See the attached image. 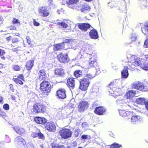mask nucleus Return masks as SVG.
<instances>
[{"instance_id": "9b49d317", "label": "nucleus", "mask_w": 148, "mask_h": 148, "mask_svg": "<svg viewBox=\"0 0 148 148\" xmlns=\"http://www.w3.org/2000/svg\"><path fill=\"white\" fill-rule=\"evenodd\" d=\"M88 107V103L85 101H82L79 103L78 106V110L79 112H83Z\"/></svg>"}, {"instance_id": "f3484780", "label": "nucleus", "mask_w": 148, "mask_h": 148, "mask_svg": "<svg viewBox=\"0 0 148 148\" xmlns=\"http://www.w3.org/2000/svg\"><path fill=\"white\" fill-rule=\"evenodd\" d=\"M57 94V96L60 98L64 99L66 97L65 91L64 89H60L58 90Z\"/></svg>"}, {"instance_id": "f704fd0d", "label": "nucleus", "mask_w": 148, "mask_h": 148, "mask_svg": "<svg viewBox=\"0 0 148 148\" xmlns=\"http://www.w3.org/2000/svg\"><path fill=\"white\" fill-rule=\"evenodd\" d=\"M74 75L75 77H78L82 76V72L80 71H77L74 73Z\"/></svg>"}, {"instance_id": "20e7f679", "label": "nucleus", "mask_w": 148, "mask_h": 148, "mask_svg": "<svg viewBox=\"0 0 148 148\" xmlns=\"http://www.w3.org/2000/svg\"><path fill=\"white\" fill-rule=\"evenodd\" d=\"M90 83L89 81L88 78L84 77L82 79L80 82V88L82 90H86L89 86Z\"/></svg>"}, {"instance_id": "4be33fe9", "label": "nucleus", "mask_w": 148, "mask_h": 148, "mask_svg": "<svg viewBox=\"0 0 148 148\" xmlns=\"http://www.w3.org/2000/svg\"><path fill=\"white\" fill-rule=\"evenodd\" d=\"M31 136L34 138L38 137L40 139H43L44 138V136L43 134L38 130V132H33L31 134Z\"/></svg>"}, {"instance_id": "774afa93", "label": "nucleus", "mask_w": 148, "mask_h": 148, "mask_svg": "<svg viewBox=\"0 0 148 148\" xmlns=\"http://www.w3.org/2000/svg\"><path fill=\"white\" fill-rule=\"evenodd\" d=\"M13 51H16V49H13Z\"/></svg>"}, {"instance_id": "3c124183", "label": "nucleus", "mask_w": 148, "mask_h": 148, "mask_svg": "<svg viewBox=\"0 0 148 148\" xmlns=\"http://www.w3.org/2000/svg\"><path fill=\"white\" fill-rule=\"evenodd\" d=\"M5 53V52L3 50L0 49V56H3Z\"/></svg>"}, {"instance_id": "c756f323", "label": "nucleus", "mask_w": 148, "mask_h": 148, "mask_svg": "<svg viewBox=\"0 0 148 148\" xmlns=\"http://www.w3.org/2000/svg\"><path fill=\"white\" fill-rule=\"evenodd\" d=\"M34 61L33 60L29 61L27 62L26 66L28 70H30L34 65Z\"/></svg>"}, {"instance_id": "423d86ee", "label": "nucleus", "mask_w": 148, "mask_h": 148, "mask_svg": "<svg viewBox=\"0 0 148 148\" xmlns=\"http://www.w3.org/2000/svg\"><path fill=\"white\" fill-rule=\"evenodd\" d=\"M114 86V82L113 83H111L110 84L109 87L108 88L109 94L112 95L113 96L115 95L116 96L119 95L118 91H119L120 90V89H117L114 87L113 88V86Z\"/></svg>"}, {"instance_id": "473e14b6", "label": "nucleus", "mask_w": 148, "mask_h": 148, "mask_svg": "<svg viewBox=\"0 0 148 148\" xmlns=\"http://www.w3.org/2000/svg\"><path fill=\"white\" fill-rule=\"evenodd\" d=\"M39 79L40 80L43 79V78L45 77L44 76L45 75V71L44 70H41L39 72Z\"/></svg>"}, {"instance_id": "a19ab883", "label": "nucleus", "mask_w": 148, "mask_h": 148, "mask_svg": "<svg viewBox=\"0 0 148 148\" xmlns=\"http://www.w3.org/2000/svg\"><path fill=\"white\" fill-rule=\"evenodd\" d=\"M95 74H92L90 73H88L86 74V76L85 77L86 78H89L90 79L92 78L95 77Z\"/></svg>"}, {"instance_id": "dca6fc26", "label": "nucleus", "mask_w": 148, "mask_h": 148, "mask_svg": "<svg viewBox=\"0 0 148 148\" xmlns=\"http://www.w3.org/2000/svg\"><path fill=\"white\" fill-rule=\"evenodd\" d=\"M129 66H125L124 69L121 72V77L126 79L128 76L129 73L128 72V67L130 65L129 64Z\"/></svg>"}, {"instance_id": "ea45409f", "label": "nucleus", "mask_w": 148, "mask_h": 148, "mask_svg": "<svg viewBox=\"0 0 148 148\" xmlns=\"http://www.w3.org/2000/svg\"><path fill=\"white\" fill-rule=\"evenodd\" d=\"M119 10H121L123 12H125L126 10V7L125 4L121 6Z\"/></svg>"}, {"instance_id": "a18cd8bd", "label": "nucleus", "mask_w": 148, "mask_h": 148, "mask_svg": "<svg viewBox=\"0 0 148 148\" xmlns=\"http://www.w3.org/2000/svg\"><path fill=\"white\" fill-rule=\"evenodd\" d=\"M3 108L6 110H9V105L7 104H4L3 106Z\"/></svg>"}, {"instance_id": "b1692460", "label": "nucleus", "mask_w": 148, "mask_h": 148, "mask_svg": "<svg viewBox=\"0 0 148 148\" xmlns=\"http://www.w3.org/2000/svg\"><path fill=\"white\" fill-rule=\"evenodd\" d=\"M135 94V92L133 90H131L130 91L126 93L125 97H123V98L127 99V100L128 99L132 98L134 96Z\"/></svg>"}, {"instance_id": "393cba45", "label": "nucleus", "mask_w": 148, "mask_h": 148, "mask_svg": "<svg viewBox=\"0 0 148 148\" xmlns=\"http://www.w3.org/2000/svg\"><path fill=\"white\" fill-rule=\"evenodd\" d=\"M75 82L74 78H69L67 80V85L70 88H73L75 85Z\"/></svg>"}, {"instance_id": "58836bf2", "label": "nucleus", "mask_w": 148, "mask_h": 148, "mask_svg": "<svg viewBox=\"0 0 148 148\" xmlns=\"http://www.w3.org/2000/svg\"><path fill=\"white\" fill-rule=\"evenodd\" d=\"M137 38V35L134 33H132L131 34L130 38L132 41L136 40Z\"/></svg>"}, {"instance_id": "13d9d810", "label": "nucleus", "mask_w": 148, "mask_h": 148, "mask_svg": "<svg viewBox=\"0 0 148 148\" xmlns=\"http://www.w3.org/2000/svg\"><path fill=\"white\" fill-rule=\"evenodd\" d=\"M11 38L12 37L10 36H9L6 38V39L8 41H9L11 39Z\"/></svg>"}, {"instance_id": "7c9ffc66", "label": "nucleus", "mask_w": 148, "mask_h": 148, "mask_svg": "<svg viewBox=\"0 0 148 148\" xmlns=\"http://www.w3.org/2000/svg\"><path fill=\"white\" fill-rule=\"evenodd\" d=\"M89 62V64L91 66H95V65H96L97 63L96 62V59L93 57L90 58Z\"/></svg>"}, {"instance_id": "4d7b16f0", "label": "nucleus", "mask_w": 148, "mask_h": 148, "mask_svg": "<svg viewBox=\"0 0 148 148\" xmlns=\"http://www.w3.org/2000/svg\"><path fill=\"white\" fill-rule=\"evenodd\" d=\"M18 77L21 79H23L24 78L23 76L22 75H19L18 76Z\"/></svg>"}, {"instance_id": "aec40b11", "label": "nucleus", "mask_w": 148, "mask_h": 148, "mask_svg": "<svg viewBox=\"0 0 148 148\" xmlns=\"http://www.w3.org/2000/svg\"><path fill=\"white\" fill-rule=\"evenodd\" d=\"M34 120L37 123L42 124H44L47 122V120L43 117H36Z\"/></svg>"}, {"instance_id": "0e129e2a", "label": "nucleus", "mask_w": 148, "mask_h": 148, "mask_svg": "<svg viewBox=\"0 0 148 148\" xmlns=\"http://www.w3.org/2000/svg\"><path fill=\"white\" fill-rule=\"evenodd\" d=\"M10 88H11V89L12 91H13V90H14V89L13 88H12V87L13 86L12 84H10Z\"/></svg>"}, {"instance_id": "9d476101", "label": "nucleus", "mask_w": 148, "mask_h": 148, "mask_svg": "<svg viewBox=\"0 0 148 148\" xmlns=\"http://www.w3.org/2000/svg\"><path fill=\"white\" fill-rule=\"evenodd\" d=\"M46 130L50 132H54L56 130V126L53 122H48L45 126Z\"/></svg>"}, {"instance_id": "f03ea898", "label": "nucleus", "mask_w": 148, "mask_h": 148, "mask_svg": "<svg viewBox=\"0 0 148 148\" xmlns=\"http://www.w3.org/2000/svg\"><path fill=\"white\" fill-rule=\"evenodd\" d=\"M131 86L132 88L136 89L139 90L145 91L147 90L146 86H145L144 84L139 82L133 83L131 84Z\"/></svg>"}, {"instance_id": "79ce46f5", "label": "nucleus", "mask_w": 148, "mask_h": 148, "mask_svg": "<svg viewBox=\"0 0 148 148\" xmlns=\"http://www.w3.org/2000/svg\"><path fill=\"white\" fill-rule=\"evenodd\" d=\"M13 68L15 71H19L21 69L20 67L16 65H14L13 66Z\"/></svg>"}, {"instance_id": "603ef678", "label": "nucleus", "mask_w": 148, "mask_h": 148, "mask_svg": "<svg viewBox=\"0 0 148 148\" xmlns=\"http://www.w3.org/2000/svg\"><path fill=\"white\" fill-rule=\"evenodd\" d=\"M54 148H65L63 145L60 146H58V145L55 146L54 147Z\"/></svg>"}, {"instance_id": "5fc2aeb1", "label": "nucleus", "mask_w": 148, "mask_h": 148, "mask_svg": "<svg viewBox=\"0 0 148 148\" xmlns=\"http://www.w3.org/2000/svg\"><path fill=\"white\" fill-rule=\"evenodd\" d=\"M27 43H28V44L29 45H31V42L30 41V40L29 39V38L27 37Z\"/></svg>"}, {"instance_id": "6ab92c4d", "label": "nucleus", "mask_w": 148, "mask_h": 148, "mask_svg": "<svg viewBox=\"0 0 148 148\" xmlns=\"http://www.w3.org/2000/svg\"><path fill=\"white\" fill-rule=\"evenodd\" d=\"M89 35L90 37L93 39H97L98 38L97 32L95 29L91 30L89 33Z\"/></svg>"}, {"instance_id": "5701e85b", "label": "nucleus", "mask_w": 148, "mask_h": 148, "mask_svg": "<svg viewBox=\"0 0 148 148\" xmlns=\"http://www.w3.org/2000/svg\"><path fill=\"white\" fill-rule=\"evenodd\" d=\"M64 42H62L58 44H55L53 45V50L55 51L59 50L64 47Z\"/></svg>"}, {"instance_id": "412c9836", "label": "nucleus", "mask_w": 148, "mask_h": 148, "mask_svg": "<svg viewBox=\"0 0 148 148\" xmlns=\"http://www.w3.org/2000/svg\"><path fill=\"white\" fill-rule=\"evenodd\" d=\"M120 115L122 116H127L132 115V112L130 111L120 110L119 111Z\"/></svg>"}, {"instance_id": "09e8293b", "label": "nucleus", "mask_w": 148, "mask_h": 148, "mask_svg": "<svg viewBox=\"0 0 148 148\" xmlns=\"http://www.w3.org/2000/svg\"><path fill=\"white\" fill-rule=\"evenodd\" d=\"M148 8V3H147L145 5H142L141 7V8L143 9H144L145 8L147 9Z\"/></svg>"}, {"instance_id": "37998d69", "label": "nucleus", "mask_w": 148, "mask_h": 148, "mask_svg": "<svg viewBox=\"0 0 148 148\" xmlns=\"http://www.w3.org/2000/svg\"><path fill=\"white\" fill-rule=\"evenodd\" d=\"M79 0H69L67 2L68 4H73L74 3H76L78 2Z\"/></svg>"}, {"instance_id": "2eb2a0df", "label": "nucleus", "mask_w": 148, "mask_h": 148, "mask_svg": "<svg viewBox=\"0 0 148 148\" xmlns=\"http://www.w3.org/2000/svg\"><path fill=\"white\" fill-rule=\"evenodd\" d=\"M127 99L123 98L122 96L119 98V99H118L116 102L118 105L121 106H125L127 105L126 104Z\"/></svg>"}, {"instance_id": "39448f33", "label": "nucleus", "mask_w": 148, "mask_h": 148, "mask_svg": "<svg viewBox=\"0 0 148 148\" xmlns=\"http://www.w3.org/2000/svg\"><path fill=\"white\" fill-rule=\"evenodd\" d=\"M33 112L35 113L44 112L45 110V107L42 104L38 103L34 105L33 107Z\"/></svg>"}, {"instance_id": "bf43d9fd", "label": "nucleus", "mask_w": 148, "mask_h": 148, "mask_svg": "<svg viewBox=\"0 0 148 148\" xmlns=\"http://www.w3.org/2000/svg\"><path fill=\"white\" fill-rule=\"evenodd\" d=\"M112 68L114 70H116L118 68V66L115 65V66H112Z\"/></svg>"}, {"instance_id": "4c0bfd02", "label": "nucleus", "mask_w": 148, "mask_h": 148, "mask_svg": "<svg viewBox=\"0 0 148 148\" xmlns=\"http://www.w3.org/2000/svg\"><path fill=\"white\" fill-rule=\"evenodd\" d=\"M121 147V145H119L117 143H114L110 146V148H120Z\"/></svg>"}, {"instance_id": "c03bdc74", "label": "nucleus", "mask_w": 148, "mask_h": 148, "mask_svg": "<svg viewBox=\"0 0 148 148\" xmlns=\"http://www.w3.org/2000/svg\"><path fill=\"white\" fill-rule=\"evenodd\" d=\"M13 24H14L16 23H17L18 24V25H20V23L19 22L18 20L16 18H14L13 21H12Z\"/></svg>"}, {"instance_id": "de8ad7c7", "label": "nucleus", "mask_w": 148, "mask_h": 148, "mask_svg": "<svg viewBox=\"0 0 148 148\" xmlns=\"http://www.w3.org/2000/svg\"><path fill=\"white\" fill-rule=\"evenodd\" d=\"M144 47L145 48L148 47V38L144 42Z\"/></svg>"}, {"instance_id": "a878e982", "label": "nucleus", "mask_w": 148, "mask_h": 148, "mask_svg": "<svg viewBox=\"0 0 148 148\" xmlns=\"http://www.w3.org/2000/svg\"><path fill=\"white\" fill-rule=\"evenodd\" d=\"M136 102L137 103L143 105L144 104L146 106V104L148 103L147 99L145 98H138L136 100Z\"/></svg>"}, {"instance_id": "6e6d98bb", "label": "nucleus", "mask_w": 148, "mask_h": 148, "mask_svg": "<svg viewBox=\"0 0 148 148\" xmlns=\"http://www.w3.org/2000/svg\"><path fill=\"white\" fill-rule=\"evenodd\" d=\"M82 138L83 139H86L87 138V135H83L82 136Z\"/></svg>"}, {"instance_id": "c9c22d12", "label": "nucleus", "mask_w": 148, "mask_h": 148, "mask_svg": "<svg viewBox=\"0 0 148 148\" xmlns=\"http://www.w3.org/2000/svg\"><path fill=\"white\" fill-rule=\"evenodd\" d=\"M58 25H60L62 28H66L68 26V25L64 22H59L58 23Z\"/></svg>"}, {"instance_id": "1a4fd4ad", "label": "nucleus", "mask_w": 148, "mask_h": 148, "mask_svg": "<svg viewBox=\"0 0 148 148\" xmlns=\"http://www.w3.org/2000/svg\"><path fill=\"white\" fill-rule=\"evenodd\" d=\"M14 142L17 146L22 147L25 146V143L24 139L21 136L16 137L15 139Z\"/></svg>"}, {"instance_id": "7ed1b4c3", "label": "nucleus", "mask_w": 148, "mask_h": 148, "mask_svg": "<svg viewBox=\"0 0 148 148\" xmlns=\"http://www.w3.org/2000/svg\"><path fill=\"white\" fill-rule=\"evenodd\" d=\"M59 133L62 138L66 139L71 137L72 132L71 130L69 129H64L60 130Z\"/></svg>"}, {"instance_id": "bb28decb", "label": "nucleus", "mask_w": 148, "mask_h": 148, "mask_svg": "<svg viewBox=\"0 0 148 148\" xmlns=\"http://www.w3.org/2000/svg\"><path fill=\"white\" fill-rule=\"evenodd\" d=\"M141 29L143 33L148 36V23H145L143 27H141Z\"/></svg>"}, {"instance_id": "69168bd1", "label": "nucleus", "mask_w": 148, "mask_h": 148, "mask_svg": "<svg viewBox=\"0 0 148 148\" xmlns=\"http://www.w3.org/2000/svg\"><path fill=\"white\" fill-rule=\"evenodd\" d=\"M78 131L75 132V135L76 136H77L78 135Z\"/></svg>"}, {"instance_id": "680f3d73", "label": "nucleus", "mask_w": 148, "mask_h": 148, "mask_svg": "<svg viewBox=\"0 0 148 148\" xmlns=\"http://www.w3.org/2000/svg\"><path fill=\"white\" fill-rule=\"evenodd\" d=\"M3 101V99L1 97H0V103H2Z\"/></svg>"}, {"instance_id": "338daca9", "label": "nucleus", "mask_w": 148, "mask_h": 148, "mask_svg": "<svg viewBox=\"0 0 148 148\" xmlns=\"http://www.w3.org/2000/svg\"><path fill=\"white\" fill-rule=\"evenodd\" d=\"M1 58L3 60H5V57L4 56L1 57Z\"/></svg>"}, {"instance_id": "49530a36", "label": "nucleus", "mask_w": 148, "mask_h": 148, "mask_svg": "<svg viewBox=\"0 0 148 148\" xmlns=\"http://www.w3.org/2000/svg\"><path fill=\"white\" fill-rule=\"evenodd\" d=\"M6 114L5 112H2L1 110L0 111V116L3 118H5L6 116Z\"/></svg>"}, {"instance_id": "052dcab7", "label": "nucleus", "mask_w": 148, "mask_h": 148, "mask_svg": "<svg viewBox=\"0 0 148 148\" xmlns=\"http://www.w3.org/2000/svg\"><path fill=\"white\" fill-rule=\"evenodd\" d=\"M109 134L110 136H111L112 137H114V136L113 133H112L111 132H110Z\"/></svg>"}, {"instance_id": "c85d7f7f", "label": "nucleus", "mask_w": 148, "mask_h": 148, "mask_svg": "<svg viewBox=\"0 0 148 148\" xmlns=\"http://www.w3.org/2000/svg\"><path fill=\"white\" fill-rule=\"evenodd\" d=\"M55 74L60 76L63 75L64 74V72L62 68L57 69L55 70Z\"/></svg>"}, {"instance_id": "f257e3e1", "label": "nucleus", "mask_w": 148, "mask_h": 148, "mask_svg": "<svg viewBox=\"0 0 148 148\" xmlns=\"http://www.w3.org/2000/svg\"><path fill=\"white\" fill-rule=\"evenodd\" d=\"M51 85L49 82L46 81H43L40 84V89L41 91V94L45 97L48 95L49 92L51 90Z\"/></svg>"}, {"instance_id": "4468645a", "label": "nucleus", "mask_w": 148, "mask_h": 148, "mask_svg": "<svg viewBox=\"0 0 148 148\" xmlns=\"http://www.w3.org/2000/svg\"><path fill=\"white\" fill-rule=\"evenodd\" d=\"M58 58L59 60L62 62H67L69 60L67 55L64 56L62 53L58 56Z\"/></svg>"}, {"instance_id": "e433bc0d", "label": "nucleus", "mask_w": 148, "mask_h": 148, "mask_svg": "<svg viewBox=\"0 0 148 148\" xmlns=\"http://www.w3.org/2000/svg\"><path fill=\"white\" fill-rule=\"evenodd\" d=\"M13 81L17 84H23V82L21 80L19 79L18 78L13 79Z\"/></svg>"}, {"instance_id": "0eeeda50", "label": "nucleus", "mask_w": 148, "mask_h": 148, "mask_svg": "<svg viewBox=\"0 0 148 148\" xmlns=\"http://www.w3.org/2000/svg\"><path fill=\"white\" fill-rule=\"evenodd\" d=\"M39 15L43 17H47L49 14V12L47 8L44 6H41L38 8V10Z\"/></svg>"}, {"instance_id": "2f4dec72", "label": "nucleus", "mask_w": 148, "mask_h": 148, "mask_svg": "<svg viewBox=\"0 0 148 148\" xmlns=\"http://www.w3.org/2000/svg\"><path fill=\"white\" fill-rule=\"evenodd\" d=\"M140 66L145 70H148V62L146 61L143 64L141 63Z\"/></svg>"}, {"instance_id": "a211bd4d", "label": "nucleus", "mask_w": 148, "mask_h": 148, "mask_svg": "<svg viewBox=\"0 0 148 148\" xmlns=\"http://www.w3.org/2000/svg\"><path fill=\"white\" fill-rule=\"evenodd\" d=\"M13 129L17 134L21 135L25 132V130L24 129L18 126L13 127Z\"/></svg>"}, {"instance_id": "864d4df0", "label": "nucleus", "mask_w": 148, "mask_h": 148, "mask_svg": "<svg viewBox=\"0 0 148 148\" xmlns=\"http://www.w3.org/2000/svg\"><path fill=\"white\" fill-rule=\"evenodd\" d=\"M18 40L17 38H14L12 40V42L14 43L18 42Z\"/></svg>"}, {"instance_id": "8fccbe9b", "label": "nucleus", "mask_w": 148, "mask_h": 148, "mask_svg": "<svg viewBox=\"0 0 148 148\" xmlns=\"http://www.w3.org/2000/svg\"><path fill=\"white\" fill-rule=\"evenodd\" d=\"M33 23L34 25L35 26H38L40 25V23L36 21L35 20H34Z\"/></svg>"}, {"instance_id": "cd10ccee", "label": "nucleus", "mask_w": 148, "mask_h": 148, "mask_svg": "<svg viewBox=\"0 0 148 148\" xmlns=\"http://www.w3.org/2000/svg\"><path fill=\"white\" fill-rule=\"evenodd\" d=\"M142 119V118L139 116L136 115L133 116L131 119V121L132 122H135L138 121H141Z\"/></svg>"}, {"instance_id": "6e6552de", "label": "nucleus", "mask_w": 148, "mask_h": 148, "mask_svg": "<svg viewBox=\"0 0 148 148\" xmlns=\"http://www.w3.org/2000/svg\"><path fill=\"white\" fill-rule=\"evenodd\" d=\"M129 62L132 63L133 65L135 66H140L141 65V62L140 58L134 56H132L130 58V60Z\"/></svg>"}, {"instance_id": "72a5a7b5", "label": "nucleus", "mask_w": 148, "mask_h": 148, "mask_svg": "<svg viewBox=\"0 0 148 148\" xmlns=\"http://www.w3.org/2000/svg\"><path fill=\"white\" fill-rule=\"evenodd\" d=\"M84 8L81 9L82 12L86 13L87 11L89 10L90 9V7L87 5H84Z\"/></svg>"}, {"instance_id": "e2e57ef3", "label": "nucleus", "mask_w": 148, "mask_h": 148, "mask_svg": "<svg viewBox=\"0 0 148 148\" xmlns=\"http://www.w3.org/2000/svg\"><path fill=\"white\" fill-rule=\"evenodd\" d=\"M53 1L52 0H49L48 2L49 3H50V4H52Z\"/></svg>"}, {"instance_id": "f8f14e48", "label": "nucleus", "mask_w": 148, "mask_h": 148, "mask_svg": "<svg viewBox=\"0 0 148 148\" xmlns=\"http://www.w3.org/2000/svg\"><path fill=\"white\" fill-rule=\"evenodd\" d=\"M106 111L105 108L103 107L100 106L96 107L94 110V112L97 114L101 115L104 114Z\"/></svg>"}, {"instance_id": "ddd939ff", "label": "nucleus", "mask_w": 148, "mask_h": 148, "mask_svg": "<svg viewBox=\"0 0 148 148\" xmlns=\"http://www.w3.org/2000/svg\"><path fill=\"white\" fill-rule=\"evenodd\" d=\"M78 25L80 29L84 32L86 31L90 27H91L89 24L86 23H79Z\"/></svg>"}]
</instances>
